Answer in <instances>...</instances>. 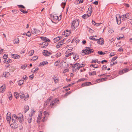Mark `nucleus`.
Listing matches in <instances>:
<instances>
[{
	"label": "nucleus",
	"instance_id": "1",
	"mask_svg": "<svg viewBox=\"0 0 132 132\" xmlns=\"http://www.w3.org/2000/svg\"><path fill=\"white\" fill-rule=\"evenodd\" d=\"M42 111H40L39 113L37 119V122L38 123L39 122V120L42 118H43L42 120L43 122H45L46 121L47 119V118L48 117L49 114L48 112L46 111H44V116H42Z\"/></svg>",
	"mask_w": 132,
	"mask_h": 132
},
{
	"label": "nucleus",
	"instance_id": "2",
	"mask_svg": "<svg viewBox=\"0 0 132 132\" xmlns=\"http://www.w3.org/2000/svg\"><path fill=\"white\" fill-rule=\"evenodd\" d=\"M93 50L89 47H86L84 50H82V52L84 53L85 54H88L93 52Z\"/></svg>",
	"mask_w": 132,
	"mask_h": 132
},
{
	"label": "nucleus",
	"instance_id": "3",
	"mask_svg": "<svg viewBox=\"0 0 132 132\" xmlns=\"http://www.w3.org/2000/svg\"><path fill=\"white\" fill-rule=\"evenodd\" d=\"M79 24V20H74L72 23L71 26V28H73L75 29L78 26Z\"/></svg>",
	"mask_w": 132,
	"mask_h": 132
},
{
	"label": "nucleus",
	"instance_id": "4",
	"mask_svg": "<svg viewBox=\"0 0 132 132\" xmlns=\"http://www.w3.org/2000/svg\"><path fill=\"white\" fill-rule=\"evenodd\" d=\"M59 102V100L57 98H56L52 101L51 103H50V106L52 108H53V107L55 105L56 103H59L58 102Z\"/></svg>",
	"mask_w": 132,
	"mask_h": 132
},
{
	"label": "nucleus",
	"instance_id": "5",
	"mask_svg": "<svg viewBox=\"0 0 132 132\" xmlns=\"http://www.w3.org/2000/svg\"><path fill=\"white\" fill-rule=\"evenodd\" d=\"M52 98L50 97L45 102L44 104V108H45L47 106H50V101Z\"/></svg>",
	"mask_w": 132,
	"mask_h": 132
},
{
	"label": "nucleus",
	"instance_id": "6",
	"mask_svg": "<svg viewBox=\"0 0 132 132\" xmlns=\"http://www.w3.org/2000/svg\"><path fill=\"white\" fill-rule=\"evenodd\" d=\"M79 63H77L74 64L72 66V70L73 71L75 72L77 70H79L80 69L79 67Z\"/></svg>",
	"mask_w": 132,
	"mask_h": 132
},
{
	"label": "nucleus",
	"instance_id": "7",
	"mask_svg": "<svg viewBox=\"0 0 132 132\" xmlns=\"http://www.w3.org/2000/svg\"><path fill=\"white\" fill-rule=\"evenodd\" d=\"M116 21L118 24H120L121 23V18L120 15L119 14L116 15Z\"/></svg>",
	"mask_w": 132,
	"mask_h": 132
},
{
	"label": "nucleus",
	"instance_id": "8",
	"mask_svg": "<svg viewBox=\"0 0 132 132\" xmlns=\"http://www.w3.org/2000/svg\"><path fill=\"white\" fill-rule=\"evenodd\" d=\"M43 53L44 55L46 56H49L52 54V53L46 50H43Z\"/></svg>",
	"mask_w": 132,
	"mask_h": 132
},
{
	"label": "nucleus",
	"instance_id": "9",
	"mask_svg": "<svg viewBox=\"0 0 132 132\" xmlns=\"http://www.w3.org/2000/svg\"><path fill=\"white\" fill-rule=\"evenodd\" d=\"M31 33L34 35L38 34L40 33V31L36 29H33L31 30Z\"/></svg>",
	"mask_w": 132,
	"mask_h": 132
},
{
	"label": "nucleus",
	"instance_id": "10",
	"mask_svg": "<svg viewBox=\"0 0 132 132\" xmlns=\"http://www.w3.org/2000/svg\"><path fill=\"white\" fill-rule=\"evenodd\" d=\"M11 113L9 112L7 113V114L6 115V120L8 122L10 123L11 120Z\"/></svg>",
	"mask_w": 132,
	"mask_h": 132
},
{
	"label": "nucleus",
	"instance_id": "11",
	"mask_svg": "<svg viewBox=\"0 0 132 132\" xmlns=\"http://www.w3.org/2000/svg\"><path fill=\"white\" fill-rule=\"evenodd\" d=\"M129 16V14L128 13H127L125 15H122L121 16V18L122 20H125L127 19L128 18Z\"/></svg>",
	"mask_w": 132,
	"mask_h": 132
},
{
	"label": "nucleus",
	"instance_id": "12",
	"mask_svg": "<svg viewBox=\"0 0 132 132\" xmlns=\"http://www.w3.org/2000/svg\"><path fill=\"white\" fill-rule=\"evenodd\" d=\"M20 97L21 98H23L24 100L25 101H26V98H25V95L24 94L23 92H22L19 94Z\"/></svg>",
	"mask_w": 132,
	"mask_h": 132
},
{
	"label": "nucleus",
	"instance_id": "13",
	"mask_svg": "<svg viewBox=\"0 0 132 132\" xmlns=\"http://www.w3.org/2000/svg\"><path fill=\"white\" fill-rule=\"evenodd\" d=\"M10 76V73L9 72H3V74L2 75V77L6 78Z\"/></svg>",
	"mask_w": 132,
	"mask_h": 132
},
{
	"label": "nucleus",
	"instance_id": "14",
	"mask_svg": "<svg viewBox=\"0 0 132 132\" xmlns=\"http://www.w3.org/2000/svg\"><path fill=\"white\" fill-rule=\"evenodd\" d=\"M97 43L98 44L100 45H103L104 44V41L103 39L101 38L98 39Z\"/></svg>",
	"mask_w": 132,
	"mask_h": 132
},
{
	"label": "nucleus",
	"instance_id": "15",
	"mask_svg": "<svg viewBox=\"0 0 132 132\" xmlns=\"http://www.w3.org/2000/svg\"><path fill=\"white\" fill-rule=\"evenodd\" d=\"M18 119L20 122L21 123L22 122L23 120V115L21 113H20L19 114Z\"/></svg>",
	"mask_w": 132,
	"mask_h": 132
},
{
	"label": "nucleus",
	"instance_id": "16",
	"mask_svg": "<svg viewBox=\"0 0 132 132\" xmlns=\"http://www.w3.org/2000/svg\"><path fill=\"white\" fill-rule=\"evenodd\" d=\"M40 38L45 42H49L50 41V40L46 37H41Z\"/></svg>",
	"mask_w": 132,
	"mask_h": 132
},
{
	"label": "nucleus",
	"instance_id": "17",
	"mask_svg": "<svg viewBox=\"0 0 132 132\" xmlns=\"http://www.w3.org/2000/svg\"><path fill=\"white\" fill-rule=\"evenodd\" d=\"M92 7H90L91 10H90V11H90V13L89 15H88L87 14H84V15H83L82 16V17L83 18H84V19L87 18H88V17H89L90 16L91 13V11H92Z\"/></svg>",
	"mask_w": 132,
	"mask_h": 132
},
{
	"label": "nucleus",
	"instance_id": "18",
	"mask_svg": "<svg viewBox=\"0 0 132 132\" xmlns=\"http://www.w3.org/2000/svg\"><path fill=\"white\" fill-rule=\"evenodd\" d=\"M92 85L91 82H86L83 83L81 84V86L82 87H84L85 86H88L90 85Z\"/></svg>",
	"mask_w": 132,
	"mask_h": 132
},
{
	"label": "nucleus",
	"instance_id": "19",
	"mask_svg": "<svg viewBox=\"0 0 132 132\" xmlns=\"http://www.w3.org/2000/svg\"><path fill=\"white\" fill-rule=\"evenodd\" d=\"M12 56V58L15 59H19L20 58V55L16 54H13Z\"/></svg>",
	"mask_w": 132,
	"mask_h": 132
},
{
	"label": "nucleus",
	"instance_id": "20",
	"mask_svg": "<svg viewBox=\"0 0 132 132\" xmlns=\"http://www.w3.org/2000/svg\"><path fill=\"white\" fill-rule=\"evenodd\" d=\"M73 57L75 60L76 61L79 59V56L77 54H75L73 55Z\"/></svg>",
	"mask_w": 132,
	"mask_h": 132
},
{
	"label": "nucleus",
	"instance_id": "21",
	"mask_svg": "<svg viewBox=\"0 0 132 132\" xmlns=\"http://www.w3.org/2000/svg\"><path fill=\"white\" fill-rule=\"evenodd\" d=\"M48 43H45L43 42L42 44H40L41 46H40L41 48L46 47L48 45Z\"/></svg>",
	"mask_w": 132,
	"mask_h": 132
},
{
	"label": "nucleus",
	"instance_id": "22",
	"mask_svg": "<svg viewBox=\"0 0 132 132\" xmlns=\"http://www.w3.org/2000/svg\"><path fill=\"white\" fill-rule=\"evenodd\" d=\"M19 40L18 38H15L13 40V42L15 44H18L19 43Z\"/></svg>",
	"mask_w": 132,
	"mask_h": 132
},
{
	"label": "nucleus",
	"instance_id": "23",
	"mask_svg": "<svg viewBox=\"0 0 132 132\" xmlns=\"http://www.w3.org/2000/svg\"><path fill=\"white\" fill-rule=\"evenodd\" d=\"M5 89V85H3L1 87V92L3 93Z\"/></svg>",
	"mask_w": 132,
	"mask_h": 132
},
{
	"label": "nucleus",
	"instance_id": "24",
	"mask_svg": "<svg viewBox=\"0 0 132 132\" xmlns=\"http://www.w3.org/2000/svg\"><path fill=\"white\" fill-rule=\"evenodd\" d=\"M61 39L60 37H57L54 38L53 41L54 42L56 43L59 40Z\"/></svg>",
	"mask_w": 132,
	"mask_h": 132
},
{
	"label": "nucleus",
	"instance_id": "25",
	"mask_svg": "<svg viewBox=\"0 0 132 132\" xmlns=\"http://www.w3.org/2000/svg\"><path fill=\"white\" fill-rule=\"evenodd\" d=\"M29 107L28 106H26L24 108V113H26L29 110Z\"/></svg>",
	"mask_w": 132,
	"mask_h": 132
},
{
	"label": "nucleus",
	"instance_id": "26",
	"mask_svg": "<svg viewBox=\"0 0 132 132\" xmlns=\"http://www.w3.org/2000/svg\"><path fill=\"white\" fill-rule=\"evenodd\" d=\"M129 70L128 69L125 68L122 70V71L120 72H122V73H123L128 72Z\"/></svg>",
	"mask_w": 132,
	"mask_h": 132
},
{
	"label": "nucleus",
	"instance_id": "27",
	"mask_svg": "<svg viewBox=\"0 0 132 132\" xmlns=\"http://www.w3.org/2000/svg\"><path fill=\"white\" fill-rule=\"evenodd\" d=\"M52 18H53V19L54 20H59V17L58 16H57L56 15H53L52 16Z\"/></svg>",
	"mask_w": 132,
	"mask_h": 132
},
{
	"label": "nucleus",
	"instance_id": "28",
	"mask_svg": "<svg viewBox=\"0 0 132 132\" xmlns=\"http://www.w3.org/2000/svg\"><path fill=\"white\" fill-rule=\"evenodd\" d=\"M96 71L89 72V74L90 76L94 75H96Z\"/></svg>",
	"mask_w": 132,
	"mask_h": 132
},
{
	"label": "nucleus",
	"instance_id": "29",
	"mask_svg": "<svg viewBox=\"0 0 132 132\" xmlns=\"http://www.w3.org/2000/svg\"><path fill=\"white\" fill-rule=\"evenodd\" d=\"M14 95L16 99L18 98L19 97V94H18V93L17 92H14Z\"/></svg>",
	"mask_w": 132,
	"mask_h": 132
},
{
	"label": "nucleus",
	"instance_id": "30",
	"mask_svg": "<svg viewBox=\"0 0 132 132\" xmlns=\"http://www.w3.org/2000/svg\"><path fill=\"white\" fill-rule=\"evenodd\" d=\"M32 117L30 115L28 117V121L29 123H30L31 122Z\"/></svg>",
	"mask_w": 132,
	"mask_h": 132
},
{
	"label": "nucleus",
	"instance_id": "31",
	"mask_svg": "<svg viewBox=\"0 0 132 132\" xmlns=\"http://www.w3.org/2000/svg\"><path fill=\"white\" fill-rule=\"evenodd\" d=\"M92 67L94 68H97L98 67V66L97 64H92L90 65V67Z\"/></svg>",
	"mask_w": 132,
	"mask_h": 132
},
{
	"label": "nucleus",
	"instance_id": "32",
	"mask_svg": "<svg viewBox=\"0 0 132 132\" xmlns=\"http://www.w3.org/2000/svg\"><path fill=\"white\" fill-rule=\"evenodd\" d=\"M34 51H29L28 54H29V56H32L33 53H34Z\"/></svg>",
	"mask_w": 132,
	"mask_h": 132
},
{
	"label": "nucleus",
	"instance_id": "33",
	"mask_svg": "<svg viewBox=\"0 0 132 132\" xmlns=\"http://www.w3.org/2000/svg\"><path fill=\"white\" fill-rule=\"evenodd\" d=\"M23 81L22 80H20L18 81V85L20 86L23 84Z\"/></svg>",
	"mask_w": 132,
	"mask_h": 132
},
{
	"label": "nucleus",
	"instance_id": "34",
	"mask_svg": "<svg viewBox=\"0 0 132 132\" xmlns=\"http://www.w3.org/2000/svg\"><path fill=\"white\" fill-rule=\"evenodd\" d=\"M94 37V36H91L89 38L91 40H94L95 41H97L98 40V39H95V38H93V37Z\"/></svg>",
	"mask_w": 132,
	"mask_h": 132
},
{
	"label": "nucleus",
	"instance_id": "35",
	"mask_svg": "<svg viewBox=\"0 0 132 132\" xmlns=\"http://www.w3.org/2000/svg\"><path fill=\"white\" fill-rule=\"evenodd\" d=\"M61 53L60 52H59L55 54V57H58L61 56Z\"/></svg>",
	"mask_w": 132,
	"mask_h": 132
},
{
	"label": "nucleus",
	"instance_id": "36",
	"mask_svg": "<svg viewBox=\"0 0 132 132\" xmlns=\"http://www.w3.org/2000/svg\"><path fill=\"white\" fill-rule=\"evenodd\" d=\"M86 79L85 78H82L79 79L77 81V82H79L82 81H84L86 80Z\"/></svg>",
	"mask_w": 132,
	"mask_h": 132
},
{
	"label": "nucleus",
	"instance_id": "37",
	"mask_svg": "<svg viewBox=\"0 0 132 132\" xmlns=\"http://www.w3.org/2000/svg\"><path fill=\"white\" fill-rule=\"evenodd\" d=\"M27 64H24V65H21V68L22 69H24L26 68L27 66Z\"/></svg>",
	"mask_w": 132,
	"mask_h": 132
},
{
	"label": "nucleus",
	"instance_id": "38",
	"mask_svg": "<svg viewBox=\"0 0 132 132\" xmlns=\"http://www.w3.org/2000/svg\"><path fill=\"white\" fill-rule=\"evenodd\" d=\"M98 54L101 55H104L105 54V53H103L101 51H99L98 52Z\"/></svg>",
	"mask_w": 132,
	"mask_h": 132
},
{
	"label": "nucleus",
	"instance_id": "39",
	"mask_svg": "<svg viewBox=\"0 0 132 132\" xmlns=\"http://www.w3.org/2000/svg\"><path fill=\"white\" fill-rule=\"evenodd\" d=\"M42 63L43 65H44L45 64H48V63L46 61H43L42 62Z\"/></svg>",
	"mask_w": 132,
	"mask_h": 132
},
{
	"label": "nucleus",
	"instance_id": "40",
	"mask_svg": "<svg viewBox=\"0 0 132 132\" xmlns=\"http://www.w3.org/2000/svg\"><path fill=\"white\" fill-rule=\"evenodd\" d=\"M60 62V61H59V62L58 61H56L55 62L54 65L56 66H58L59 64V63Z\"/></svg>",
	"mask_w": 132,
	"mask_h": 132
},
{
	"label": "nucleus",
	"instance_id": "41",
	"mask_svg": "<svg viewBox=\"0 0 132 132\" xmlns=\"http://www.w3.org/2000/svg\"><path fill=\"white\" fill-rule=\"evenodd\" d=\"M73 52H71V53H68V54H66L65 55V56L66 57H69L70 56H71V55L73 54Z\"/></svg>",
	"mask_w": 132,
	"mask_h": 132
},
{
	"label": "nucleus",
	"instance_id": "42",
	"mask_svg": "<svg viewBox=\"0 0 132 132\" xmlns=\"http://www.w3.org/2000/svg\"><path fill=\"white\" fill-rule=\"evenodd\" d=\"M20 11H21L24 14L27 13H28L27 11H25L21 9H20Z\"/></svg>",
	"mask_w": 132,
	"mask_h": 132
},
{
	"label": "nucleus",
	"instance_id": "43",
	"mask_svg": "<svg viewBox=\"0 0 132 132\" xmlns=\"http://www.w3.org/2000/svg\"><path fill=\"white\" fill-rule=\"evenodd\" d=\"M26 35L28 37H30L31 35V34L30 31H28L26 34Z\"/></svg>",
	"mask_w": 132,
	"mask_h": 132
},
{
	"label": "nucleus",
	"instance_id": "44",
	"mask_svg": "<svg viewBox=\"0 0 132 132\" xmlns=\"http://www.w3.org/2000/svg\"><path fill=\"white\" fill-rule=\"evenodd\" d=\"M18 116H16L15 114H14L13 115L12 118H13L18 119Z\"/></svg>",
	"mask_w": 132,
	"mask_h": 132
},
{
	"label": "nucleus",
	"instance_id": "45",
	"mask_svg": "<svg viewBox=\"0 0 132 132\" xmlns=\"http://www.w3.org/2000/svg\"><path fill=\"white\" fill-rule=\"evenodd\" d=\"M27 78H28L26 76L24 75L23 76V80H26L27 79Z\"/></svg>",
	"mask_w": 132,
	"mask_h": 132
},
{
	"label": "nucleus",
	"instance_id": "46",
	"mask_svg": "<svg viewBox=\"0 0 132 132\" xmlns=\"http://www.w3.org/2000/svg\"><path fill=\"white\" fill-rule=\"evenodd\" d=\"M19 7L23 9H25V7L24 6L22 5H18Z\"/></svg>",
	"mask_w": 132,
	"mask_h": 132
},
{
	"label": "nucleus",
	"instance_id": "47",
	"mask_svg": "<svg viewBox=\"0 0 132 132\" xmlns=\"http://www.w3.org/2000/svg\"><path fill=\"white\" fill-rule=\"evenodd\" d=\"M117 58V56H115L112 59L111 61H113L116 60Z\"/></svg>",
	"mask_w": 132,
	"mask_h": 132
},
{
	"label": "nucleus",
	"instance_id": "48",
	"mask_svg": "<svg viewBox=\"0 0 132 132\" xmlns=\"http://www.w3.org/2000/svg\"><path fill=\"white\" fill-rule=\"evenodd\" d=\"M71 32L69 31V32L68 33H66V32H65L64 33V34L65 33V34H64V35H66L67 36H68L70 34Z\"/></svg>",
	"mask_w": 132,
	"mask_h": 132
},
{
	"label": "nucleus",
	"instance_id": "49",
	"mask_svg": "<svg viewBox=\"0 0 132 132\" xmlns=\"http://www.w3.org/2000/svg\"><path fill=\"white\" fill-rule=\"evenodd\" d=\"M98 61V59H95V60H93L91 62L92 63H95L97 62V61Z\"/></svg>",
	"mask_w": 132,
	"mask_h": 132
},
{
	"label": "nucleus",
	"instance_id": "50",
	"mask_svg": "<svg viewBox=\"0 0 132 132\" xmlns=\"http://www.w3.org/2000/svg\"><path fill=\"white\" fill-rule=\"evenodd\" d=\"M8 57V55L4 54L3 56V58L4 59H6Z\"/></svg>",
	"mask_w": 132,
	"mask_h": 132
},
{
	"label": "nucleus",
	"instance_id": "51",
	"mask_svg": "<svg viewBox=\"0 0 132 132\" xmlns=\"http://www.w3.org/2000/svg\"><path fill=\"white\" fill-rule=\"evenodd\" d=\"M35 111L34 110H32L31 112V116L32 117L33 115L34 114V113H35Z\"/></svg>",
	"mask_w": 132,
	"mask_h": 132
},
{
	"label": "nucleus",
	"instance_id": "52",
	"mask_svg": "<svg viewBox=\"0 0 132 132\" xmlns=\"http://www.w3.org/2000/svg\"><path fill=\"white\" fill-rule=\"evenodd\" d=\"M12 62L11 60L10 59L9 60L7 61H6L5 62L7 63H11Z\"/></svg>",
	"mask_w": 132,
	"mask_h": 132
},
{
	"label": "nucleus",
	"instance_id": "53",
	"mask_svg": "<svg viewBox=\"0 0 132 132\" xmlns=\"http://www.w3.org/2000/svg\"><path fill=\"white\" fill-rule=\"evenodd\" d=\"M115 55V54H114V53H113V52H111L110 54V56H114Z\"/></svg>",
	"mask_w": 132,
	"mask_h": 132
},
{
	"label": "nucleus",
	"instance_id": "54",
	"mask_svg": "<svg viewBox=\"0 0 132 132\" xmlns=\"http://www.w3.org/2000/svg\"><path fill=\"white\" fill-rule=\"evenodd\" d=\"M96 81L97 82H100L102 81V79H98L96 80Z\"/></svg>",
	"mask_w": 132,
	"mask_h": 132
},
{
	"label": "nucleus",
	"instance_id": "55",
	"mask_svg": "<svg viewBox=\"0 0 132 132\" xmlns=\"http://www.w3.org/2000/svg\"><path fill=\"white\" fill-rule=\"evenodd\" d=\"M85 65V64H82L81 65L79 64V67H80V68H81L83 67H84Z\"/></svg>",
	"mask_w": 132,
	"mask_h": 132
},
{
	"label": "nucleus",
	"instance_id": "56",
	"mask_svg": "<svg viewBox=\"0 0 132 132\" xmlns=\"http://www.w3.org/2000/svg\"><path fill=\"white\" fill-rule=\"evenodd\" d=\"M54 81L55 83H57L58 82V80L57 79H55V78H54Z\"/></svg>",
	"mask_w": 132,
	"mask_h": 132
},
{
	"label": "nucleus",
	"instance_id": "57",
	"mask_svg": "<svg viewBox=\"0 0 132 132\" xmlns=\"http://www.w3.org/2000/svg\"><path fill=\"white\" fill-rule=\"evenodd\" d=\"M93 3L96 5H97L98 4V2L97 1H96L93 2Z\"/></svg>",
	"mask_w": 132,
	"mask_h": 132
},
{
	"label": "nucleus",
	"instance_id": "58",
	"mask_svg": "<svg viewBox=\"0 0 132 132\" xmlns=\"http://www.w3.org/2000/svg\"><path fill=\"white\" fill-rule=\"evenodd\" d=\"M117 63V62H113L111 64V66H112L113 65L116 64Z\"/></svg>",
	"mask_w": 132,
	"mask_h": 132
},
{
	"label": "nucleus",
	"instance_id": "59",
	"mask_svg": "<svg viewBox=\"0 0 132 132\" xmlns=\"http://www.w3.org/2000/svg\"><path fill=\"white\" fill-rule=\"evenodd\" d=\"M65 1V2L62 3V4H63V5L64 6H65L66 5V1H67V0H64V2Z\"/></svg>",
	"mask_w": 132,
	"mask_h": 132
},
{
	"label": "nucleus",
	"instance_id": "60",
	"mask_svg": "<svg viewBox=\"0 0 132 132\" xmlns=\"http://www.w3.org/2000/svg\"><path fill=\"white\" fill-rule=\"evenodd\" d=\"M118 51H123V49L122 48H120L118 50Z\"/></svg>",
	"mask_w": 132,
	"mask_h": 132
},
{
	"label": "nucleus",
	"instance_id": "61",
	"mask_svg": "<svg viewBox=\"0 0 132 132\" xmlns=\"http://www.w3.org/2000/svg\"><path fill=\"white\" fill-rule=\"evenodd\" d=\"M16 119V118H12V122H14L15 121Z\"/></svg>",
	"mask_w": 132,
	"mask_h": 132
},
{
	"label": "nucleus",
	"instance_id": "62",
	"mask_svg": "<svg viewBox=\"0 0 132 132\" xmlns=\"http://www.w3.org/2000/svg\"><path fill=\"white\" fill-rule=\"evenodd\" d=\"M107 62V60H103L102 61H101V62L103 64V63L104 62Z\"/></svg>",
	"mask_w": 132,
	"mask_h": 132
},
{
	"label": "nucleus",
	"instance_id": "63",
	"mask_svg": "<svg viewBox=\"0 0 132 132\" xmlns=\"http://www.w3.org/2000/svg\"><path fill=\"white\" fill-rule=\"evenodd\" d=\"M29 97V96L28 94L27 95L25 96V98H26V101L27 100L28 98Z\"/></svg>",
	"mask_w": 132,
	"mask_h": 132
},
{
	"label": "nucleus",
	"instance_id": "64",
	"mask_svg": "<svg viewBox=\"0 0 132 132\" xmlns=\"http://www.w3.org/2000/svg\"><path fill=\"white\" fill-rule=\"evenodd\" d=\"M107 79V78H102L101 79H102V81H105L106 80V79Z\"/></svg>",
	"mask_w": 132,
	"mask_h": 132
}]
</instances>
